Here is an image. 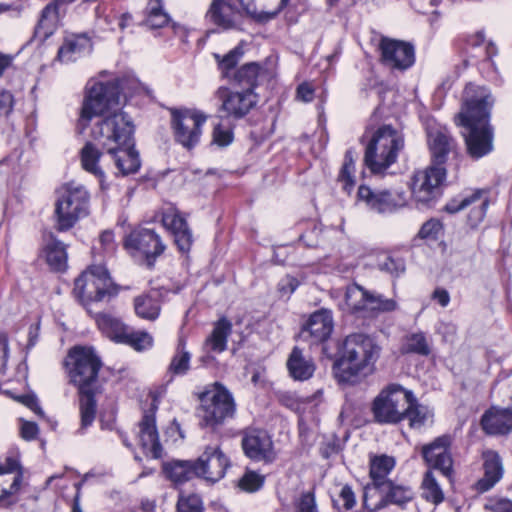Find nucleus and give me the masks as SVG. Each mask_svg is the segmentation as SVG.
<instances>
[{
	"mask_svg": "<svg viewBox=\"0 0 512 512\" xmlns=\"http://www.w3.org/2000/svg\"><path fill=\"white\" fill-rule=\"evenodd\" d=\"M493 104L485 89L473 85L466 86L463 105L457 119L463 132L468 154L479 159L493 150L494 133L489 124L490 108Z\"/></svg>",
	"mask_w": 512,
	"mask_h": 512,
	"instance_id": "1",
	"label": "nucleus"
},
{
	"mask_svg": "<svg viewBox=\"0 0 512 512\" xmlns=\"http://www.w3.org/2000/svg\"><path fill=\"white\" fill-rule=\"evenodd\" d=\"M134 125L126 113H115L98 121L91 135L102 143L122 175L136 173L140 159L133 144Z\"/></svg>",
	"mask_w": 512,
	"mask_h": 512,
	"instance_id": "2",
	"label": "nucleus"
},
{
	"mask_svg": "<svg viewBox=\"0 0 512 512\" xmlns=\"http://www.w3.org/2000/svg\"><path fill=\"white\" fill-rule=\"evenodd\" d=\"M70 382L78 387L80 397L81 426L92 424L96 414L94 393L101 360L91 347L76 346L72 348L65 361Z\"/></svg>",
	"mask_w": 512,
	"mask_h": 512,
	"instance_id": "3",
	"label": "nucleus"
},
{
	"mask_svg": "<svg viewBox=\"0 0 512 512\" xmlns=\"http://www.w3.org/2000/svg\"><path fill=\"white\" fill-rule=\"evenodd\" d=\"M380 347L369 336L351 334L346 337L339 359L335 362L337 376L343 382H354L371 375L380 356Z\"/></svg>",
	"mask_w": 512,
	"mask_h": 512,
	"instance_id": "4",
	"label": "nucleus"
},
{
	"mask_svg": "<svg viewBox=\"0 0 512 512\" xmlns=\"http://www.w3.org/2000/svg\"><path fill=\"white\" fill-rule=\"evenodd\" d=\"M120 81L89 82L81 108L79 125L84 129L93 117L102 116L103 121L120 110L122 103Z\"/></svg>",
	"mask_w": 512,
	"mask_h": 512,
	"instance_id": "5",
	"label": "nucleus"
},
{
	"mask_svg": "<svg viewBox=\"0 0 512 512\" xmlns=\"http://www.w3.org/2000/svg\"><path fill=\"white\" fill-rule=\"evenodd\" d=\"M90 194L87 189L74 181L63 184L57 190L54 218L55 228L65 232L74 227L89 214Z\"/></svg>",
	"mask_w": 512,
	"mask_h": 512,
	"instance_id": "6",
	"label": "nucleus"
},
{
	"mask_svg": "<svg viewBox=\"0 0 512 512\" xmlns=\"http://www.w3.org/2000/svg\"><path fill=\"white\" fill-rule=\"evenodd\" d=\"M404 148V136L391 125H382L372 135L365 151L364 161L373 173H380L396 162Z\"/></svg>",
	"mask_w": 512,
	"mask_h": 512,
	"instance_id": "7",
	"label": "nucleus"
},
{
	"mask_svg": "<svg viewBox=\"0 0 512 512\" xmlns=\"http://www.w3.org/2000/svg\"><path fill=\"white\" fill-rule=\"evenodd\" d=\"M117 292L108 271L101 265H93L84 271L75 280L73 289L74 296L88 312L93 304L108 302Z\"/></svg>",
	"mask_w": 512,
	"mask_h": 512,
	"instance_id": "8",
	"label": "nucleus"
},
{
	"mask_svg": "<svg viewBox=\"0 0 512 512\" xmlns=\"http://www.w3.org/2000/svg\"><path fill=\"white\" fill-rule=\"evenodd\" d=\"M413 392L391 383L384 387L372 402V413L380 424H397L406 419L412 406Z\"/></svg>",
	"mask_w": 512,
	"mask_h": 512,
	"instance_id": "9",
	"label": "nucleus"
},
{
	"mask_svg": "<svg viewBox=\"0 0 512 512\" xmlns=\"http://www.w3.org/2000/svg\"><path fill=\"white\" fill-rule=\"evenodd\" d=\"M200 400V416L205 426L214 428L222 425L236 413L232 394L218 382L214 383L210 391L203 393Z\"/></svg>",
	"mask_w": 512,
	"mask_h": 512,
	"instance_id": "10",
	"label": "nucleus"
},
{
	"mask_svg": "<svg viewBox=\"0 0 512 512\" xmlns=\"http://www.w3.org/2000/svg\"><path fill=\"white\" fill-rule=\"evenodd\" d=\"M207 116L200 111L184 109L172 112V128L175 140L187 149L196 146L202 134Z\"/></svg>",
	"mask_w": 512,
	"mask_h": 512,
	"instance_id": "11",
	"label": "nucleus"
},
{
	"mask_svg": "<svg viewBox=\"0 0 512 512\" xmlns=\"http://www.w3.org/2000/svg\"><path fill=\"white\" fill-rule=\"evenodd\" d=\"M124 248L135 258L145 259L149 265L165 250L158 234L153 230L138 227L125 238Z\"/></svg>",
	"mask_w": 512,
	"mask_h": 512,
	"instance_id": "12",
	"label": "nucleus"
},
{
	"mask_svg": "<svg viewBox=\"0 0 512 512\" xmlns=\"http://www.w3.org/2000/svg\"><path fill=\"white\" fill-rule=\"evenodd\" d=\"M445 175V169L436 165L416 171L410 185L414 200L422 205H428L435 200Z\"/></svg>",
	"mask_w": 512,
	"mask_h": 512,
	"instance_id": "13",
	"label": "nucleus"
},
{
	"mask_svg": "<svg viewBox=\"0 0 512 512\" xmlns=\"http://www.w3.org/2000/svg\"><path fill=\"white\" fill-rule=\"evenodd\" d=\"M216 97L221 102L218 108L219 116L225 119H241L257 103V96L251 89L239 92L220 87L216 91Z\"/></svg>",
	"mask_w": 512,
	"mask_h": 512,
	"instance_id": "14",
	"label": "nucleus"
},
{
	"mask_svg": "<svg viewBox=\"0 0 512 512\" xmlns=\"http://www.w3.org/2000/svg\"><path fill=\"white\" fill-rule=\"evenodd\" d=\"M345 302L352 312H391L397 309V302L394 299L374 295L356 284L347 287Z\"/></svg>",
	"mask_w": 512,
	"mask_h": 512,
	"instance_id": "15",
	"label": "nucleus"
},
{
	"mask_svg": "<svg viewBox=\"0 0 512 512\" xmlns=\"http://www.w3.org/2000/svg\"><path fill=\"white\" fill-rule=\"evenodd\" d=\"M241 445L244 454L251 460L272 462L276 457L272 439L263 429H244Z\"/></svg>",
	"mask_w": 512,
	"mask_h": 512,
	"instance_id": "16",
	"label": "nucleus"
},
{
	"mask_svg": "<svg viewBox=\"0 0 512 512\" xmlns=\"http://www.w3.org/2000/svg\"><path fill=\"white\" fill-rule=\"evenodd\" d=\"M229 466L230 460L219 446H208L194 463V470L195 475L217 482L224 477Z\"/></svg>",
	"mask_w": 512,
	"mask_h": 512,
	"instance_id": "17",
	"label": "nucleus"
},
{
	"mask_svg": "<svg viewBox=\"0 0 512 512\" xmlns=\"http://www.w3.org/2000/svg\"><path fill=\"white\" fill-rule=\"evenodd\" d=\"M378 492L381 494L380 499L376 502H372L370 500L371 487H365L363 505L367 510L376 511L384 508L388 504L403 507L414 498V493L410 487L395 484L394 482H390L385 488L379 489Z\"/></svg>",
	"mask_w": 512,
	"mask_h": 512,
	"instance_id": "18",
	"label": "nucleus"
},
{
	"mask_svg": "<svg viewBox=\"0 0 512 512\" xmlns=\"http://www.w3.org/2000/svg\"><path fill=\"white\" fill-rule=\"evenodd\" d=\"M380 50L383 63L391 68L405 70L414 63V49L406 42L383 38Z\"/></svg>",
	"mask_w": 512,
	"mask_h": 512,
	"instance_id": "19",
	"label": "nucleus"
},
{
	"mask_svg": "<svg viewBox=\"0 0 512 512\" xmlns=\"http://www.w3.org/2000/svg\"><path fill=\"white\" fill-rule=\"evenodd\" d=\"M450 445L451 437L442 435L422 448V455L428 465L439 470L446 477L451 475L453 465L449 452Z\"/></svg>",
	"mask_w": 512,
	"mask_h": 512,
	"instance_id": "20",
	"label": "nucleus"
},
{
	"mask_svg": "<svg viewBox=\"0 0 512 512\" xmlns=\"http://www.w3.org/2000/svg\"><path fill=\"white\" fill-rule=\"evenodd\" d=\"M427 142L436 166L446 161L447 155L454 151L456 144L445 127L429 125Z\"/></svg>",
	"mask_w": 512,
	"mask_h": 512,
	"instance_id": "21",
	"label": "nucleus"
},
{
	"mask_svg": "<svg viewBox=\"0 0 512 512\" xmlns=\"http://www.w3.org/2000/svg\"><path fill=\"white\" fill-rule=\"evenodd\" d=\"M357 196L371 210L378 213L392 212L406 203V199L402 195H398V199H396L388 191L374 192L364 185L359 187Z\"/></svg>",
	"mask_w": 512,
	"mask_h": 512,
	"instance_id": "22",
	"label": "nucleus"
},
{
	"mask_svg": "<svg viewBox=\"0 0 512 512\" xmlns=\"http://www.w3.org/2000/svg\"><path fill=\"white\" fill-rule=\"evenodd\" d=\"M333 330V318L329 310L321 309L314 312L306 326L300 332V338L320 343L329 338Z\"/></svg>",
	"mask_w": 512,
	"mask_h": 512,
	"instance_id": "23",
	"label": "nucleus"
},
{
	"mask_svg": "<svg viewBox=\"0 0 512 512\" xmlns=\"http://www.w3.org/2000/svg\"><path fill=\"white\" fill-rule=\"evenodd\" d=\"M162 223L174 235L179 250L189 251L193 242L192 232L179 211L173 207L166 209L162 215Z\"/></svg>",
	"mask_w": 512,
	"mask_h": 512,
	"instance_id": "24",
	"label": "nucleus"
},
{
	"mask_svg": "<svg viewBox=\"0 0 512 512\" xmlns=\"http://www.w3.org/2000/svg\"><path fill=\"white\" fill-rule=\"evenodd\" d=\"M19 468L13 458H7L5 464L0 465V505L10 504L9 498L19 491L22 481Z\"/></svg>",
	"mask_w": 512,
	"mask_h": 512,
	"instance_id": "25",
	"label": "nucleus"
},
{
	"mask_svg": "<svg viewBox=\"0 0 512 512\" xmlns=\"http://www.w3.org/2000/svg\"><path fill=\"white\" fill-rule=\"evenodd\" d=\"M138 443L146 456L157 459L162 455L153 414H145L138 426Z\"/></svg>",
	"mask_w": 512,
	"mask_h": 512,
	"instance_id": "26",
	"label": "nucleus"
},
{
	"mask_svg": "<svg viewBox=\"0 0 512 512\" xmlns=\"http://www.w3.org/2000/svg\"><path fill=\"white\" fill-rule=\"evenodd\" d=\"M489 201L482 190H476L469 196L464 197L458 206L448 204L446 209L450 213L473 206L468 214V223L472 228L477 227L484 219Z\"/></svg>",
	"mask_w": 512,
	"mask_h": 512,
	"instance_id": "27",
	"label": "nucleus"
},
{
	"mask_svg": "<svg viewBox=\"0 0 512 512\" xmlns=\"http://www.w3.org/2000/svg\"><path fill=\"white\" fill-rule=\"evenodd\" d=\"M239 15V10L227 1L212 0L205 17L214 25L229 30L237 27Z\"/></svg>",
	"mask_w": 512,
	"mask_h": 512,
	"instance_id": "28",
	"label": "nucleus"
},
{
	"mask_svg": "<svg viewBox=\"0 0 512 512\" xmlns=\"http://www.w3.org/2000/svg\"><path fill=\"white\" fill-rule=\"evenodd\" d=\"M246 15L256 21H268L273 19L289 0H239Z\"/></svg>",
	"mask_w": 512,
	"mask_h": 512,
	"instance_id": "29",
	"label": "nucleus"
},
{
	"mask_svg": "<svg viewBox=\"0 0 512 512\" xmlns=\"http://www.w3.org/2000/svg\"><path fill=\"white\" fill-rule=\"evenodd\" d=\"M65 9L61 8L55 2L45 6L41 12L40 19L34 31V37L40 42H44L58 28L60 18L65 14Z\"/></svg>",
	"mask_w": 512,
	"mask_h": 512,
	"instance_id": "30",
	"label": "nucleus"
},
{
	"mask_svg": "<svg viewBox=\"0 0 512 512\" xmlns=\"http://www.w3.org/2000/svg\"><path fill=\"white\" fill-rule=\"evenodd\" d=\"M484 476L477 482V490L486 492L491 489L503 475V467L500 456L491 450L483 453Z\"/></svg>",
	"mask_w": 512,
	"mask_h": 512,
	"instance_id": "31",
	"label": "nucleus"
},
{
	"mask_svg": "<svg viewBox=\"0 0 512 512\" xmlns=\"http://www.w3.org/2000/svg\"><path fill=\"white\" fill-rule=\"evenodd\" d=\"M394 466V458L387 455L375 456L371 459L369 475L372 483L367 485L371 487V493L385 488L387 484L392 482L387 479V476Z\"/></svg>",
	"mask_w": 512,
	"mask_h": 512,
	"instance_id": "32",
	"label": "nucleus"
},
{
	"mask_svg": "<svg viewBox=\"0 0 512 512\" xmlns=\"http://www.w3.org/2000/svg\"><path fill=\"white\" fill-rule=\"evenodd\" d=\"M287 368L293 379L304 381L314 374L315 364L310 358L304 356L301 349L294 347L287 360Z\"/></svg>",
	"mask_w": 512,
	"mask_h": 512,
	"instance_id": "33",
	"label": "nucleus"
},
{
	"mask_svg": "<svg viewBox=\"0 0 512 512\" xmlns=\"http://www.w3.org/2000/svg\"><path fill=\"white\" fill-rule=\"evenodd\" d=\"M159 294L151 292L142 294L134 299V310L140 318L153 321L160 314Z\"/></svg>",
	"mask_w": 512,
	"mask_h": 512,
	"instance_id": "34",
	"label": "nucleus"
},
{
	"mask_svg": "<svg viewBox=\"0 0 512 512\" xmlns=\"http://www.w3.org/2000/svg\"><path fill=\"white\" fill-rule=\"evenodd\" d=\"M44 253L47 264L51 269L62 271L67 266V252L66 246L56 239L53 235L50 236L44 247Z\"/></svg>",
	"mask_w": 512,
	"mask_h": 512,
	"instance_id": "35",
	"label": "nucleus"
},
{
	"mask_svg": "<svg viewBox=\"0 0 512 512\" xmlns=\"http://www.w3.org/2000/svg\"><path fill=\"white\" fill-rule=\"evenodd\" d=\"M231 328V323L227 319H220L207 337L205 347L215 353L223 352L227 347V339L231 333Z\"/></svg>",
	"mask_w": 512,
	"mask_h": 512,
	"instance_id": "36",
	"label": "nucleus"
},
{
	"mask_svg": "<svg viewBox=\"0 0 512 512\" xmlns=\"http://www.w3.org/2000/svg\"><path fill=\"white\" fill-rule=\"evenodd\" d=\"M91 48L90 39L85 34L70 35L58 51V59L62 62L72 61L73 55Z\"/></svg>",
	"mask_w": 512,
	"mask_h": 512,
	"instance_id": "37",
	"label": "nucleus"
},
{
	"mask_svg": "<svg viewBox=\"0 0 512 512\" xmlns=\"http://www.w3.org/2000/svg\"><path fill=\"white\" fill-rule=\"evenodd\" d=\"M100 156V151L90 142H87L81 149L80 158L83 169L99 178L102 184L104 172L99 165Z\"/></svg>",
	"mask_w": 512,
	"mask_h": 512,
	"instance_id": "38",
	"label": "nucleus"
},
{
	"mask_svg": "<svg viewBox=\"0 0 512 512\" xmlns=\"http://www.w3.org/2000/svg\"><path fill=\"white\" fill-rule=\"evenodd\" d=\"M164 472L171 481L182 483L195 475L194 463L189 461H173L164 465Z\"/></svg>",
	"mask_w": 512,
	"mask_h": 512,
	"instance_id": "39",
	"label": "nucleus"
},
{
	"mask_svg": "<svg viewBox=\"0 0 512 512\" xmlns=\"http://www.w3.org/2000/svg\"><path fill=\"white\" fill-rule=\"evenodd\" d=\"M260 70L261 68L257 63H247L234 73V81L245 89L253 91L257 85Z\"/></svg>",
	"mask_w": 512,
	"mask_h": 512,
	"instance_id": "40",
	"label": "nucleus"
},
{
	"mask_svg": "<svg viewBox=\"0 0 512 512\" xmlns=\"http://www.w3.org/2000/svg\"><path fill=\"white\" fill-rule=\"evenodd\" d=\"M191 354L185 349V340L180 339L176 352L169 365V372L175 375H184L190 368Z\"/></svg>",
	"mask_w": 512,
	"mask_h": 512,
	"instance_id": "41",
	"label": "nucleus"
},
{
	"mask_svg": "<svg viewBox=\"0 0 512 512\" xmlns=\"http://www.w3.org/2000/svg\"><path fill=\"white\" fill-rule=\"evenodd\" d=\"M96 323L107 337L116 342L120 341V336L123 335L126 328L119 320L108 314H98L96 316Z\"/></svg>",
	"mask_w": 512,
	"mask_h": 512,
	"instance_id": "42",
	"label": "nucleus"
},
{
	"mask_svg": "<svg viewBox=\"0 0 512 512\" xmlns=\"http://www.w3.org/2000/svg\"><path fill=\"white\" fill-rule=\"evenodd\" d=\"M119 342L128 344L137 351H143L152 347L153 337L145 331H132L125 328Z\"/></svg>",
	"mask_w": 512,
	"mask_h": 512,
	"instance_id": "43",
	"label": "nucleus"
},
{
	"mask_svg": "<svg viewBox=\"0 0 512 512\" xmlns=\"http://www.w3.org/2000/svg\"><path fill=\"white\" fill-rule=\"evenodd\" d=\"M146 24L153 29L162 28L169 22L161 0H150L147 4Z\"/></svg>",
	"mask_w": 512,
	"mask_h": 512,
	"instance_id": "44",
	"label": "nucleus"
},
{
	"mask_svg": "<svg viewBox=\"0 0 512 512\" xmlns=\"http://www.w3.org/2000/svg\"><path fill=\"white\" fill-rule=\"evenodd\" d=\"M412 406L407 412L406 418L410 422V426L414 429L421 428L428 422L432 421L433 414L425 406L418 404L414 394L412 395Z\"/></svg>",
	"mask_w": 512,
	"mask_h": 512,
	"instance_id": "45",
	"label": "nucleus"
},
{
	"mask_svg": "<svg viewBox=\"0 0 512 512\" xmlns=\"http://www.w3.org/2000/svg\"><path fill=\"white\" fill-rule=\"evenodd\" d=\"M355 158L354 152L352 150H348L345 153L344 163L342 169L339 174V180L343 183V189L350 193L352 188L355 185L354 181V170H355Z\"/></svg>",
	"mask_w": 512,
	"mask_h": 512,
	"instance_id": "46",
	"label": "nucleus"
},
{
	"mask_svg": "<svg viewBox=\"0 0 512 512\" xmlns=\"http://www.w3.org/2000/svg\"><path fill=\"white\" fill-rule=\"evenodd\" d=\"M422 489H423V497L427 499L428 501H431L435 504L442 502L443 500V493L440 489L439 485L436 482L435 477L433 476V473L431 471H428L425 474L423 483H422Z\"/></svg>",
	"mask_w": 512,
	"mask_h": 512,
	"instance_id": "47",
	"label": "nucleus"
},
{
	"mask_svg": "<svg viewBox=\"0 0 512 512\" xmlns=\"http://www.w3.org/2000/svg\"><path fill=\"white\" fill-rule=\"evenodd\" d=\"M405 349L407 352L427 356L430 353V346L423 333H415L407 337Z\"/></svg>",
	"mask_w": 512,
	"mask_h": 512,
	"instance_id": "48",
	"label": "nucleus"
},
{
	"mask_svg": "<svg viewBox=\"0 0 512 512\" xmlns=\"http://www.w3.org/2000/svg\"><path fill=\"white\" fill-rule=\"evenodd\" d=\"M177 512H203V504L198 495H180L177 502Z\"/></svg>",
	"mask_w": 512,
	"mask_h": 512,
	"instance_id": "49",
	"label": "nucleus"
},
{
	"mask_svg": "<svg viewBox=\"0 0 512 512\" xmlns=\"http://www.w3.org/2000/svg\"><path fill=\"white\" fill-rule=\"evenodd\" d=\"M264 478L255 472H246L239 480V487L246 492H255L262 487Z\"/></svg>",
	"mask_w": 512,
	"mask_h": 512,
	"instance_id": "50",
	"label": "nucleus"
},
{
	"mask_svg": "<svg viewBox=\"0 0 512 512\" xmlns=\"http://www.w3.org/2000/svg\"><path fill=\"white\" fill-rule=\"evenodd\" d=\"M380 269L386 271L392 275L398 276L405 270L403 261L400 259H394L392 257H386L380 264Z\"/></svg>",
	"mask_w": 512,
	"mask_h": 512,
	"instance_id": "51",
	"label": "nucleus"
},
{
	"mask_svg": "<svg viewBox=\"0 0 512 512\" xmlns=\"http://www.w3.org/2000/svg\"><path fill=\"white\" fill-rule=\"evenodd\" d=\"M441 229V223L438 220L431 219L422 225L419 236L421 238H435Z\"/></svg>",
	"mask_w": 512,
	"mask_h": 512,
	"instance_id": "52",
	"label": "nucleus"
},
{
	"mask_svg": "<svg viewBox=\"0 0 512 512\" xmlns=\"http://www.w3.org/2000/svg\"><path fill=\"white\" fill-rule=\"evenodd\" d=\"M296 507L297 512H318L314 495L310 492L301 495Z\"/></svg>",
	"mask_w": 512,
	"mask_h": 512,
	"instance_id": "53",
	"label": "nucleus"
},
{
	"mask_svg": "<svg viewBox=\"0 0 512 512\" xmlns=\"http://www.w3.org/2000/svg\"><path fill=\"white\" fill-rule=\"evenodd\" d=\"M242 55V49L240 47H236L227 55H225L221 60H219V65L222 69L229 70L236 65Z\"/></svg>",
	"mask_w": 512,
	"mask_h": 512,
	"instance_id": "54",
	"label": "nucleus"
},
{
	"mask_svg": "<svg viewBox=\"0 0 512 512\" xmlns=\"http://www.w3.org/2000/svg\"><path fill=\"white\" fill-rule=\"evenodd\" d=\"M232 132L229 129H222L220 125L213 131V142L219 146H227L232 142Z\"/></svg>",
	"mask_w": 512,
	"mask_h": 512,
	"instance_id": "55",
	"label": "nucleus"
},
{
	"mask_svg": "<svg viewBox=\"0 0 512 512\" xmlns=\"http://www.w3.org/2000/svg\"><path fill=\"white\" fill-rule=\"evenodd\" d=\"M339 498L343 502L345 509L350 510L356 504V497L350 486L344 485L339 493Z\"/></svg>",
	"mask_w": 512,
	"mask_h": 512,
	"instance_id": "56",
	"label": "nucleus"
},
{
	"mask_svg": "<svg viewBox=\"0 0 512 512\" xmlns=\"http://www.w3.org/2000/svg\"><path fill=\"white\" fill-rule=\"evenodd\" d=\"M296 98L302 102H311L314 98V89L311 84L301 83L296 90Z\"/></svg>",
	"mask_w": 512,
	"mask_h": 512,
	"instance_id": "57",
	"label": "nucleus"
},
{
	"mask_svg": "<svg viewBox=\"0 0 512 512\" xmlns=\"http://www.w3.org/2000/svg\"><path fill=\"white\" fill-rule=\"evenodd\" d=\"M13 108V96L8 91L0 92V116L8 115Z\"/></svg>",
	"mask_w": 512,
	"mask_h": 512,
	"instance_id": "58",
	"label": "nucleus"
},
{
	"mask_svg": "<svg viewBox=\"0 0 512 512\" xmlns=\"http://www.w3.org/2000/svg\"><path fill=\"white\" fill-rule=\"evenodd\" d=\"M21 434L24 439L32 440L38 434V426L33 422H24L21 427Z\"/></svg>",
	"mask_w": 512,
	"mask_h": 512,
	"instance_id": "59",
	"label": "nucleus"
},
{
	"mask_svg": "<svg viewBox=\"0 0 512 512\" xmlns=\"http://www.w3.org/2000/svg\"><path fill=\"white\" fill-rule=\"evenodd\" d=\"M490 509L493 512H512V501L501 499L491 504Z\"/></svg>",
	"mask_w": 512,
	"mask_h": 512,
	"instance_id": "60",
	"label": "nucleus"
},
{
	"mask_svg": "<svg viewBox=\"0 0 512 512\" xmlns=\"http://www.w3.org/2000/svg\"><path fill=\"white\" fill-rule=\"evenodd\" d=\"M8 342L3 336H0V372H3L7 363Z\"/></svg>",
	"mask_w": 512,
	"mask_h": 512,
	"instance_id": "61",
	"label": "nucleus"
},
{
	"mask_svg": "<svg viewBox=\"0 0 512 512\" xmlns=\"http://www.w3.org/2000/svg\"><path fill=\"white\" fill-rule=\"evenodd\" d=\"M432 298L436 300L442 307H446L450 301L449 293L446 290L440 288L433 292Z\"/></svg>",
	"mask_w": 512,
	"mask_h": 512,
	"instance_id": "62",
	"label": "nucleus"
},
{
	"mask_svg": "<svg viewBox=\"0 0 512 512\" xmlns=\"http://www.w3.org/2000/svg\"><path fill=\"white\" fill-rule=\"evenodd\" d=\"M298 283L295 278H286L282 280V282L279 284L280 291L284 292L285 294L293 293L297 287Z\"/></svg>",
	"mask_w": 512,
	"mask_h": 512,
	"instance_id": "63",
	"label": "nucleus"
},
{
	"mask_svg": "<svg viewBox=\"0 0 512 512\" xmlns=\"http://www.w3.org/2000/svg\"><path fill=\"white\" fill-rule=\"evenodd\" d=\"M298 283L295 278H286L282 280V282L279 284L280 291L284 292L285 294L293 293L297 287Z\"/></svg>",
	"mask_w": 512,
	"mask_h": 512,
	"instance_id": "64",
	"label": "nucleus"
}]
</instances>
